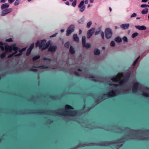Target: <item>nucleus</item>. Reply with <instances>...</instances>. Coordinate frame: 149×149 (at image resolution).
Returning <instances> with one entry per match:
<instances>
[{
	"label": "nucleus",
	"mask_w": 149,
	"mask_h": 149,
	"mask_svg": "<svg viewBox=\"0 0 149 149\" xmlns=\"http://www.w3.org/2000/svg\"><path fill=\"white\" fill-rule=\"evenodd\" d=\"M77 70L79 71H82V70H81V69H80V68H78V69H77Z\"/></svg>",
	"instance_id": "680f3d73"
},
{
	"label": "nucleus",
	"mask_w": 149,
	"mask_h": 149,
	"mask_svg": "<svg viewBox=\"0 0 149 149\" xmlns=\"http://www.w3.org/2000/svg\"><path fill=\"white\" fill-rule=\"evenodd\" d=\"M12 49L14 52L11 54H10V58L13 55L15 57L19 56H21L22 54L23 51L25 50V48H23L22 49L20 50V48L15 46V44H13L10 45V52Z\"/></svg>",
	"instance_id": "f03ea898"
},
{
	"label": "nucleus",
	"mask_w": 149,
	"mask_h": 149,
	"mask_svg": "<svg viewBox=\"0 0 149 149\" xmlns=\"http://www.w3.org/2000/svg\"><path fill=\"white\" fill-rule=\"evenodd\" d=\"M30 70L32 71L35 72H37L38 71V70L37 69H34L33 68H31L30 69Z\"/></svg>",
	"instance_id": "a18cd8bd"
},
{
	"label": "nucleus",
	"mask_w": 149,
	"mask_h": 149,
	"mask_svg": "<svg viewBox=\"0 0 149 149\" xmlns=\"http://www.w3.org/2000/svg\"><path fill=\"white\" fill-rule=\"evenodd\" d=\"M84 1H82L79 4L78 6V8H81L80 9V11L81 12H83L85 9V5L83 6L82 7H81L84 5Z\"/></svg>",
	"instance_id": "6e6552de"
},
{
	"label": "nucleus",
	"mask_w": 149,
	"mask_h": 149,
	"mask_svg": "<svg viewBox=\"0 0 149 149\" xmlns=\"http://www.w3.org/2000/svg\"><path fill=\"white\" fill-rule=\"evenodd\" d=\"M142 95L146 97H149V93L144 91L142 92Z\"/></svg>",
	"instance_id": "cd10ccee"
},
{
	"label": "nucleus",
	"mask_w": 149,
	"mask_h": 149,
	"mask_svg": "<svg viewBox=\"0 0 149 149\" xmlns=\"http://www.w3.org/2000/svg\"><path fill=\"white\" fill-rule=\"evenodd\" d=\"M34 46V43H32L31 45L29 48V49L30 50H32V49L33 48Z\"/></svg>",
	"instance_id": "e433bc0d"
},
{
	"label": "nucleus",
	"mask_w": 149,
	"mask_h": 149,
	"mask_svg": "<svg viewBox=\"0 0 149 149\" xmlns=\"http://www.w3.org/2000/svg\"><path fill=\"white\" fill-rule=\"evenodd\" d=\"M75 26L73 24L71 25L68 28L66 33V36H69L74 31Z\"/></svg>",
	"instance_id": "39448f33"
},
{
	"label": "nucleus",
	"mask_w": 149,
	"mask_h": 149,
	"mask_svg": "<svg viewBox=\"0 0 149 149\" xmlns=\"http://www.w3.org/2000/svg\"><path fill=\"white\" fill-rule=\"evenodd\" d=\"M115 42L113 41H112L110 43V45L112 47H114L115 46Z\"/></svg>",
	"instance_id": "4c0bfd02"
},
{
	"label": "nucleus",
	"mask_w": 149,
	"mask_h": 149,
	"mask_svg": "<svg viewBox=\"0 0 149 149\" xmlns=\"http://www.w3.org/2000/svg\"><path fill=\"white\" fill-rule=\"evenodd\" d=\"M42 59L44 60L51 61V60L50 58L46 57H44Z\"/></svg>",
	"instance_id": "a19ab883"
},
{
	"label": "nucleus",
	"mask_w": 149,
	"mask_h": 149,
	"mask_svg": "<svg viewBox=\"0 0 149 149\" xmlns=\"http://www.w3.org/2000/svg\"><path fill=\"white\" fill-rule=\"evenodd\" d=\"M46 42V40L45 39L42 40L41 41V42L40 43V48L41 49L42 48V47L44 46Z\"/></svg>",
	"instance_id": "f3484780"
},
{
	"label": "nucleus",
	"mask_w": 149,
	"mask_h": 149,
	"mask_svg": "<svg viewBox=\"0 0 149 149\" xmlns=\"http://www.w3.org/2000/svg\"><path fill=\"white\" fill-rule=\"evenodd\" d=\"M7 0H0V2L4 3Z\"/></svg>",
	"instance_id": "5fc2aeb1"
},
{
	"label": "nucleus",
	"mask_w": 149,
	"mask_h": 149,
	"mask_svg": "<svg viewBox=\"0 0 149 149\" xmlns=\"http://www.w3.org/2000/svg\"><path fill=\"white\" fill-rule=\"evenodd\" d=\"M54 96H51L50 97V98H54Z\"/></svg>",
	"instance_id": "774afa93"
},
{
	"label": "nucleus",
	"mask_w": 149,
	"mask_h": 149,
	"mask_svg": "<svg viewBox=\"0 0 149 149\" xmlns=\"http://www.w3.org/2000/svg\"><path fill=\"white\" fill-rule=\"evenodd\" d=\"M86 38L85 36H83L82 37V45L85 43L86 41Z\"/></svg>",
	"instance_id": "a878e982"
},
{
	"label": "nucleus",
	"mask_w": 149,
	"mask_h": 149,
	"mask_svg": "<svg viewBox=\"0 0 149 149\" xmlns=\"http://www.w3.org/2000/svg\"><path fill=\"white\" fill-rule=\"evenodd\" d=\"M148 11V9L146 8L143 9L141 11V13L143 14H145L147 13Z\"/></svg>",
	"instance_id": "4be33fe9"
},
{
	"label": "nucleus",
	"mask_w": 149,
	"mask_h": 149,
	"mask_svg": "<svg viewBox=\"0 0 149 149\" xmlns=\"http://www.w3.org/2000/svg\"><path fill=\"white\" fill-rule=\"evenodd\" d=\"M92 24V22H91V21H90V22H88L87 24V26H86L87 28H89L91 26V24Z\"/></svg>",
	"instance_id": "f704fd0d"
},
{
	"label": "nucleus",
	"mask_w": 149,
	"mask_h": 149,
	"mask_svg": "<svg viewBox=\"0 0 149 149\" xmlns=\"http://www.w3.org/2000/svg\"><path fill=\"white\" fill-rule=\"evenodd\" d=\"M84 18H81L78 20V22L79 24H82L84 23Z\"/></svg>",
	"instance_id": "bb28decb"
},
{
	"label": "nucleus",
	"mask_w": 149,
	"mask_h": 149,
	"mask_svg": "<svg viewBox=\"0 0 149 149\" xmlns=\"http://www.w3.org/2000/svg\"><path fill=\"white\" fill-rule=\"evenodd\" d=\"M100 53V50L97 49H95L94 50V54L96 55H99Z\"/></svg>",
	"instance_id": "412c9836"
},
{
	"label": "nucleus",
	"mask_w": 149,
	"mask_h": 149,
	"mask_svg": "<svg viewBox=\"0 0 149 149\" xmlns=\"http://www.w3.org/2000/svg\"><path fill=\"white\" fill-rule=\"evenodd\" d=\"M109 9L110 11V12H111L112 11V9H111V7H110L109 8Z\"/></svg>",
	"instance_id": "338daca9"
},
{
	"label": "nucleus",
	"mask_w": 149,
	"mask_h": 149,
	"mask_svg": "<svg viewBox=\"0 0 149 149\" xmlns=\"http://www.w3.org/2000/svg\"><path fill=\"white\" fill-rule=\"evenodd\" d=\"M84 47H85L86 49H88L91 47V45L88 43H85L82 45Z\"/></svg>",
	"instance_id": "a211bd4d"
},
{
	"label": "nucleus",
	"mask_w": 149,
	"mask_h": 149,
	"mask_svg": "<svg viewBox=\"0 0 149 149\" xmlns=\"http://www.w3.org/2000/svg\"><path fill=\"white\" fill-rule=\"evenodd\" d=\"M112 35L111 30L110 28H107L105 30V35L107 39L110 38Z\"/></svg>",
	"instance_id": "7ed1b4c3"
},
{
	"label": "nucleus",
	"mask_w": 149,
	"mask_h": 149,
	"mask_svg": "<svg viewBox=\"0 0 149 149\" xmlns=\"http://www.w3.org/2000/svg\"><path fill=\"white\" fill-rule=\"evenodd\" d=\"M123 40L125 42H128V39L127 37L125 36L123 38Z\"/></svg>",
	"instance_id": "58836bf2"
},
{
	"label": "nucleus",
	"mask_w": 149,
	"mask_h": 149,
	"mask_svg": "<svg viewBox=\"0 0 149 149\" xmlns=\"http://www.w3.org/2000/svg\"><path fill=\"white\" fill-rule=\"evenodd\" d=\"M70 52L71 54H74L75 52V51L72 46H71L70 48Z\"/></svg>",
	"instance_id": "5701e85b"
},
{
	"label": "nucleus",
	"mask_w": 149,
	"mask_h": 149,
	"mask_svg": "<svg viewBox=\"0 0 149 149\" xmlns=\"http://www.w3.org/2000/svg\"><path fill=\"white\" fill-rule=\"evenodd\" d=\"M3 10L2 11L1 15V16H4L6 14H8L9 12V10Z\"/></svg>",
	"instance_id": "2eb2a0df"
},
{
	"label": "nucleus",
	"mask_w": 149,
	"mask_h": 149,
	"mask_svg": "<svg viewBox=\"0 0 149 149\" xmlns=\"http://www.w3.org/2000/svg\"><path fill=\"white\" fill-rule=\"evenodd\" d=\"M118 91L117 90H112L107 94H104L103 95L104 96L107 95L109 97H115L116 96L117 92Z\"/></svg>",
	"instance_id": "20e7f679"
},
{
	"label": "nucleus",
	"mask_w": 149,
	"mask_h": 149,
	"mask_svg": "<svg viewBox=\"0 0 149 149\" xmlns=\"http://www.w3.org/2000/svg\"><path fill=\"white\" fill-rule=\"evenodd\" d=\"M51 43V41L49 40L48 41L46 44L45 45H44L42 48V50H45L48 48Z\"/></svg>",
	"instance_id": "ddd939ff"
},
{
	"label": "nucleus",
	"mask_w": 149,
	"mask_h": 149,
	"mask_svg": "<svg viewBox=\"0 0 149 149\" xmlns=\"http://www.w3.org/2000/svg\"><path fill=\"white\" fill-rule=\"evenodd\" d=\"M88 0H86L85 1V4H87L88 3Z\"/></svg>",
	"instance_id": "4d7b16f0"
},
{
	"label": "nucleus",
	"mask_w": 149,
	"mask_h": 149,
	"mask_svg": "<svg viewBox=\"0 0 149 149\" xmlns=\"http://www.w3.org/2000/svg\"><path fill=\"white\" fill-rule=\"evenodd\" d=\"M57 47L56 45H51L48 49V51L51 52H54L57 49Z\"/></svg>",
	"instance_id": "9d476101"
},
{
	"label": "nucleus",
	"mask_w": 149,
	"mask_h": 149,
	"mask_svg": "<svg viewBox=\"0 0 149 149\" xmlns=\"http://www.w3.org/2000/svg\"><path fill=\"white\" fill-rule=\"evenodd\" d=\"M65 4L69 6L70 4L69 1H67L65 2Z\"/></svg>",
	"instance_id": "6e6d98bb"
},
{
	"label": "nucleus",
	"mask_w": 149,
	"mask_h": 149,
	"mask_svg": "<svg viewBox=\"0 0 149 149\" xmlns=\"http://www.w3.org/2000/svg\"><path fill=\"white\" fill-rule=\"evenodd\" d=\"M40 58V56L39 55L36 56H35L32 59L33 61H35L37 60V59H39Z\"/></svg>",
	"instance_id": "b1692460"
},
{
	"label": "nucleus",
	"mask_w": 149,
	"mask_h": 149,
	"mask_svg": "<svg viewBox=\"0 0 149 149\" xmlns=\"http://www.w3.org/2000/svg\"><path fill=\"white\" fill-rule=\"evenodd\" d=\"M111 80L117 82L118 81V79L117 77H114L111 79Z\"/></svg>",
	"instance_id": "2f4dec72"
},
{
	"label": "nucleus",
	"mask_w": 149,
	"mask_h": 149,
	"mask_svg": "<svg viewBox=\"0 0 149 149\" xmlns=\"http://www.w3.org/2000/svg\"><path fill=\"white\" fill-rule=\"evenodd\" d=\"M77 0H74L72 4V5L74 7H75L77 4Z\"/></svg>",
	"instance_id": "72a5a7b5"
},
{
	"label": "nucleus",
	"mask_w": 149,
	"mask_h": 149,
	"mask_svg": "<svg viewBox=\"0 0 149 149\" xmlns=\"http://www.w3.org/2000/svg\"><path fill=\"white\" fill-rule=\"evenodd\" d=\"M140 57V56H139L136 60H135L134 61V62L136 63H137V61H138V60L139 59V58Z\"/></svg>",
	"instance_id": "603ef678"
},
{
	"label": "nucleus",
	"mask_w": 149,
	"mask_h": 149,
	"mask_svg": "<svg viewBox=\"0 0 149 149\" xmlns=\"http://www.w3.org/2000/svg\"><path fill=\"white\" fill-rule=\"evenodd\" d=\"M65 111L63 112H55L56 114L63 116L68 115L70 116H76L77 114V112L76 111H72L71 110H67L68 109H74V108L71 105L66 104L65 106Z\"/></svg>",
	"instance_id": "f257e3e1"
},
{
	"label": "nucleus",
	"mask_w": 149,
	"mask_h": 149,
	"mask_svg": "<svg viewBox=\"0 0 149 149\" xmlns=\"http://www.w3.org/2000/svg\"><path fill=\"white\" fill-rule=\"evenodd\" d=\"M141 8L149 7V5L143 4L141 5Z\"/></svg>",
	"instance_id": "c9c22d12"
},
{
	"label": "nucleus",
	"mask_w": 149,
	"mask_h": 149,
	"mask_svg": "<svg viewBox=\"0 0 149 149\" xmlns=\"http://www.w3.org/2000/svg\"><path fill=\"white\" fill-rule=\"evenodd\" d=\"M125 84L124 81L123 79L121 80L119 82V84L120 85H123L124 84Z\"/></svg>",
	"instance_id": "79ce46f5"
},
{
	"label": "nucleus",
	"mask_w": 149,
	"mask_h": 149,
	"mask_svg": "<svg viewBox=\"0 0 149 149\" xmlns=\"http://www.w3.org/2000/svg\"><path fill=\"white\" fill-rule=\"evenodd\" d=\"M135 28L139 30H146V26H135Z\"/></svg>",
	"instance_id": "f8f14e48"
},
{
	"label": "nucleus",
	"mask_w": 149,
	"mask_h": 149,
	"mask_svg": "<svg viewBox=\"0 0 149 149\" xmlns=\"http://www.w3.org/2000/svg\"><path fill=\"white\" fill-rule=\"evenodd\" d=\"M31 50H30L29 49H28V50H27L26 53V55L27 56H28L29 54H30L31 53Z\"/></svg>",
	"instance_id": "ea45409f"
},
{
	"label": "nucleus",
	"mask_w": 149,
	"mask_h": 149,
	"mask_svg": "<svg viewBox=\"0 0 149 149\" xmlns=\"http://www.w3.org/2000/svg\"><path fill=\"white\" fill-rule=\"evenodd\" d=\"M136 14L135 13H134L131 15L130 17L131 18L134 17H136Z\"/></svg>",
	"instance_id": "49530a36"
},
{
	"label": "nucleus",
	"mask_w": 149,
	"mask_h": 149,
	"mask_svg": "<svg viewBox=\"0 0 149 149\" xmlns=\"http://www.w3.org/2000/svg\"><path fill=\"white\" fill-rule=\"evenodd\" d=\"M129 79H128V78L125 77L123 79V80L125 82V83L126 82L128 81Z\"/></svg>",
	"instance_id": "37998d69"
},
{
	"label": "nucleus",
	"mask_w": 149,
	"mask_h": 149,
	"mask_svg": "<svg viewBox=\"0 0 149 149\" xmlns=\"http://www.w3.org/2000/svg\"><path fill=\"white\" fill-rule=\"evenodd\" d=\"M95 31V28H92L89 30L87 33V38H89L93 34Z\"/></svg>",
	"instance_id": "423d86ee"
},
{
	"label": "nucleus",
	"mask_w": 149,
	"mask_h": 149,
	"mask_svg": "<svg viewBox=\"0 0 149 149\" xmlns=\"http://www.w3.org/2000/svg\"><path fill=\"white\" fill-rule=\"evenodd\" d=\"M82 31L81 29H80L79 31V34H80L81 33Z\"/></svg>",
	"instance_id": "13d9d810"
},
{
	"label": "nucleus",
	"mask_w": 149,
	"mask_h": 149,
	"mask_svg": "<svg viewBox=\"0 0 149 149\" xmlns=\"http://www.w3.org/2000/svg\"><path fill=\"white\" fill-rule=\"evenodd\" d=\"M74 73L76 76H79V75H80V74L78 72H77L74 71Z\"/></svg>",
	"instance_id": "8fccbe9b"
},
{
	"label": "nucleus",
	"mask_w": 149,
	"mask_h": 149,
	"mask_svg": "<svg viewBox=\"0 0 149 149\" xmlns=\"http://www.w3.org/2000/svg\"><path fill=\"white\" fill-rule=\"evenodd\" d=\"M94 2V0H90V2L91 3H93Z\"/></svg>",
	"instance_id": "e2e57ef3"
},
{
	"label": "nucleus",
	"mask_w": 149,
	"mask_h": 149,
	"mask_svg": "<svg viewBox=\"0 0 149 149\" xmlns=\"http://www.w3.org/2000/svg\"><path fill=\"white\" fill-rule=\"evenodd\" d=\"M9 7V4L8 3H5L2 4L1 6V9L2 10H8Z\"/></svg>",
	"instance_id": "1a4fd4ad"
},
{
	"label": "nucleus",
	"mask_w": 149,
	"mask_h": 149,
	"mask_svg": "<svg viewBox=\"0 0 149 149\" xmlns=\"http://www.w3.org/2000/svg\"><path fill=\"white\" fill-rule=\"evenodd\" d=\"M57 34V33H56L55 34H54L52 35L51 36H50V38H52V37H55L56 36V35Z\"/></svg>",
	"instance_id": "3c124183"
},
{
	"label": "nucleus",
	"mask_w": 149,
	"mask_h": 149,
	"mask_svg": "<svg viewBox=\"0 0 149 149\" xmlns=\"http://www.w3.org/2000/svg\"><path fill=\"white\" fill-rule=\"evenodd\" d=\"M115 40L117 42H120L122 41V40L120 37L118 36L116 37L115 39Z\"/></svg>",
	"instance_id": "aec40b11"
},
{
	"label": "nucleus",
	"mask_w": 149,
	"mask_h": 149,
	"mask_svg": "<svg viewBox=\"0 0 149 149\" xmlns=\"http://www.w3.org/2000/svg\"><path fill=\"white\" fill-rule=\"evenodd\" d=\"M15 0H10V3H13Z\"/></svg>",
	"instance_id": "bf43d9fd"
},
{
	"label": "nucleus",
	"mask_w": 149,
	"mask_h": 149,
	"mask_svg": "<svg viewBox=\"0 0 149 149\" xmlns=\"http://www.w3.org/2000/svg\"><path fill=\"white\" fill-rule=\"evenodd\" d=\"M101 36L102 38V39H104V33L103 31L101 32Z\"/></svg>",
	"instance_id": "c03bdc74"
},
{
	"label": "nucleus",
	"mask_w": 149,
	"mask_h": 149,
	"mask_svg": "<svg viewBox=\"0 0 149 149\" xmlns=\"http://www.w3.org/2000/svg\"><path fill=\"white\" fill-rule=\"evenodd\" d=\"M136 63L134 61V63H133V66H135V65H136Z\"/></svg>",
	"instance_id": "052dcab7"
},
{
	"label": "nucleus",
	"mask_w": 149,
	"mask_h": 149,
	"mask_svg": "<svg viewBox=\"0 0 149 149\" xmlns=\"http://www.w3.org/2000/svg\"><path fill=\"white\" fill-rule=\"evenodd\" d=\"M4 49L6 52H7L8 50V48L9 47L8 46H7L5 44H3L2 42H0V48L2 50H3Z\"/></svg>",
	"instance_id": "0eeeda50"
},
{
	"label": "nucleus",
	"mask_w": 149,
	"mask_h": 149,
	"mask_svg": "<svg viewBox=\"0 0 149 149\" xmlns=\"http://www.w3.org/2000/svg\"><path fill=\"white\" fill-rule=\"evenodd\" d=\"M139 35V33H138L135 32L133 33L132 35V38H135L136 36H138Z\"/></svg>",
	"instance_id": "c85d7f7f"
},
{
	"label": "nucleus",
	"mask_w": 149,
	"mask_h": 149,
	"mask_svg": "<svg viewBox=\"0 0 149 149\" xmlns=\"http://www.w3.org/2000/svg\"><path fill=\"white\" fill-rule=\"evenodd\" d=\"M64 29H62L61 30V31L62 32H64Z\"/></svg>",
	"instance_id": "69168bd1"
},
{
	"label": "nucleus",
	"mask_w": 149,
	"mask_h": 149,
	"mask_svg": "<svg viewBox=\"0 0 149 149\" xmlns=\"http://www.w3.org/2000/svg\"><path fill=\"white\" fill-rule=\"evenodd\" d=\"M131 75V73L130 72H127L125 74V77L128 78L129 79Z\"/></svg>",
	"instance_id": "c756f323"
},
{
	"label": "nucleus",
	"mask_w": 149,
	"mask_h": 149,
	"mask_svg": "<svg viewBox=\"0 0 149 149\" xmlns=\"http://www.w3.org/2000/svg\"><path fill=\"white\" fill-rule=\"evenodd\" d=\"M130 26L129 24H121L120 26L124 29H126L129 28Z\"/></svg>",
	"instance_id": "4468645a"
},
{
	"label": "nucleus",
	"mask_w": 149,
	"mask_h": 149,
	"mask_svg": "<svg viewBox=\"0 0 149 149\" xmlns=\"http://www.w3.org/2000/svg\"><path fill=\"white\" fill-rule=\"evenodd\" d=\"M20 1L21 0H16L14 3V5L17 6L19 4Z\"/></svg>",
	"instance_id": "7c9ffc66"
},
{
	"label": "nucleus",
	"mask_w": 149,
	"mask_h": 149,
	"mask_svg": "<svg viewBox=\"0 0 149 149\" xmlns=\"http://www.w3.org/2000/svg\"><path fill=\"white\" fill-rule=\"evenodd\" d=\"M40 42L39 41H38L36 43V45L37 46H39V47H40Z\"/></svg>",
	"instance_id": "09e8293b"
},
{
	"label": "nucleus",
	"mask_w": 149,
	"mask_h": 149,
	"mask_svg": "<svg viewBox=\"0 0 149 149\" xmlns=\"http://www.w3.org/2000/svg\"><path fill=\"white\" fill-rule=\"evenodd\" d=\"M139 83L138 82L135 83L133 86L132 91L134 92H136L138 89Z\"/></svg>",
	"instance_id": "9b49d317"
},
{
	"label": "nucleus",
	"mask_w": 149,
	"mask_h": 149,
	"mask_svg": "<svg viewBox=\"0 0 149 149\" xmlns=\"http://www.w3.org/2000/svg\"><path fill=\"white\" fill-rule=\"evenodd\" d=\"M34 68H38L41 69H47L49 68V67L47 66H46L45 65H40L38 67L34 66Z\"/></svg>",
	"instance_id": "dca6fc26"
},
{
	"label": "nucleus",
	"mask_w": 149,
	"mask_h": 149,
	"mask_svg": "<svg viewBox=\"0 0 149 149\" xmlns=\"http://www.w3.org/2000/svg\"><path fill=\"white\" fill-rule=\"evenodd\" d=\"M5 56V54L3 53L1 55V58H4Z\"/></svg>",
	"instance_id": "de8ad7c7"
},
{
	"label": "nucleus",
	"mask_w": 149,
	"mask_h": 149,
	"mask_svg": "<svg viewBox=\"0 0 149 149\" xmlns=\"http://www.w3.org/2000/svg\"><path fill=\"white\" fill-rule=\"evenodd\" d=\"M73 39L76 42H78L79 41V38L78 37L77 34H74L73 36Z\"/></svg>",
	"instance_id": "6ab92c4d"
},
{
	"label": "nucleus",
	"mask_w": 149,
	"mask_h": 149,
	"mask_svg": "<svg viewBox=\"0 0 149 149\" xmlns=\"http://www.w3.org/2000/svg\"><path fill=\"white\" fill-rule=\"evenodd\" d=\"M13 41V40L12 38H10V42H12Z\"/></svg>",
	"instance_id": "0e129e2a"
},
{
	"label": "nucleus",
	"mask_w": 149,
	"mask_h": 149,
	"mask_svg": "<svg viewBox=\"0 0 149 149\" xmlns=\"http://www.w3.org/2000/svg\"><path fill=\"white\" fill-rule=\"evenodd\" d=\"M65 47L67 48H69L70 46V43L69 42H66L65 44Z\"/></svg>",
	"instance_id": "473e14b6"
},
{
	"label": "nucleus",
	"mask_w": 149,
	"mask_h": 149,
	"mask_svg": "<svg viewBox=\"0 0 149 149\" xmlns=\"http://www.w3.org/2000/svg\"><path fill=\"white\" fill-rule=\"evenodd\" d=\"M148 0H142V2L143 3H146L148 1Z\"/></svg>",
	"instance_id": "864d4df0"
},
{
	"label": "nucleus",
	"mask_w": 149,
	"mask_h": 149,
	"mask_svg": "<svg viewBox=\"0 0 149 149\" xmlns=\"http://www.w3.org/2000/svg\"><path fill=\"white\" fill-rule=\"evenodd\" d=\"M101 31V29L100 28H98L96 30L95 33V35L99 34Z\"/></svg>",
	"instance_id": "393cba45"
}]
</instances>
